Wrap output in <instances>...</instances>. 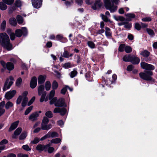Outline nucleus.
Masks as SVG:
<instances>
[{"label":"nucleus","mask_w":157,"mask_h":157,"mask_svg":"<svg viewBox=\"0 0 157 157\" xmlns=\"http://www.w3.org/2000/svg\"><path fill=\"white\" fill-rule=\"evenodd\" d=\"M72 56V54L70 55V56L69 55L68 52L67 51H64L63 52V56L64 57L68 58L69 56Z\"/></svg>","instance_id":"3c124183"},{"label":"nucleus","mask_w":157,"mask_h":157,"mask_svg":"<svg viewBox=\"0 0 157 157\" xmlns=\"http://www.w3.org/2000/svg\"><path fill=\"white\" fill-rule=\"evenodd\" d=\"M22 129L21 128H18L14 132V134L12 136V137L13 139H16L17 136L19 135L21 133Z\"/></svg>","instance_id":"6ab92c4d"},{"label":"nucleus","mask_w":157,"mask_h":157,"mask_svg":"<svg viewBox=\"0 0 157 157\" xmlns=\"http://www.w3.org/2000/svg\"><path fill=\"white\" fill-rule=\"evenodd\" d=\"M37 85V78L35 77H33L31 80L30 86L32 88H34Z\"/></svg>","instance_id":"dca6fc26"},{"label":"nucleus","mask_w":157,"mask_h":157,"mask_svg":"<svg viewBox=\"0 0 157 157\" xmlns=\"http://www.w3.org/2000/svg\"><path fill=\"white\" fill-rule=\"evenodd\" d=\"M101 17H102V19L105 21V22H107V21H109L110 22H111V21L108 20L107 17L104 15H103V14H101Z\"/></svg>","instance_id":"a18cd8bd"},{"label":"nucleus","mask_w":157,"mask_h":157,"mask_svg":"<svg viewBox=\"0 0 157 157\" xmlns=\"http://www.w3.org/2000/svg\"><path fill=\"white\" fill-rule=\"evenodd\" d=\"M86 2L88 4H92V8L94 10L99 9L102 5L101 0H86Z\"/></svg>","instance_id":"f03ea898"},{"label":"nucleus","mask_w":157,"mask_h":157,"mask_svg":"<svg viewBox=\"0 0 157 157\" xmlns=\"http://www.w3.org/2000/svg\"><path fill=\"white\" fill-rule=\"evenodd\" d=\"M133 68V66L132 65H130L128 66L127 70L128 71H131L132 70Z\"/></svg>","instance_id":"69168bd1"},{"label":"nucleus","mask_w":157,"mask_h":157,"mask_svg":"<svg viewBox=\"0 0 157 157\" xmlns=\"http://www.w3.org/2000/svg\"><path fill=\"white\" fill-rule=\"evenodd\" d=\"M147 31L148 33L151 35H153L154 34V32L151 29H147Z\"/></svg>","instance_id":"052dcab7"},{"label":"nucleus","mask_w":157,"mask_h":157,"mask_svg":"<svg viewBox=\"0 0 157 157\" xmlns=\"http://www.w3.org/2000/svg\"><path fill=\"white\" fill-rule=\"evenodd\" d=\"M140 65L141 67L144 69L152 70L155 69L154 67L152 65L145 62H141Z\"/></svg>","instance_id":"1a4fd4ad"},{"label":"nucleus","mask_w":157,"mask_h":157,"mask_svg":"<svg viewBox=\"0 0 157 157\" xmlns=\"http://www.w3.org/2000/svg\"><path fill=\"white\" fill-rule=\"evenodd\" d=\"M77 74V72L76 71H74L71 72L70 76L71 78H73L75 77Z\"/></svg>","instance_id":"09e8293b"},{"label":"nucleus","mask_w":157,"mask_h":157,"mask_svg":"<svg viewBox=\"0 0 157 157\" xmlns=\"http://www.w3.org/2000/svg\"><path fill=\"white\" fill-rule=\"evenodd\" d=\"M125 15L127 17L128 20L129 21H131L132 18H134L135 17V15L134 14L131 13L126 14Z\"/></svg>","instance_id":"a878e982"},{"label":"nucleus","mask_w":157,"mask_h":157,"mask_svg":"<svg viewBox=\"0 0 157 157\" xmlns=\"http://www.w3.org/2000/svg\"><path fill=\"white\" fill-rule=\"evenodd\" d=\"M11 30L10 29H9L7 30V32L8 34H10V39L12 40H13L15 37V34L14 33H10Z\"/></svg>","instance_id":"b1692460"},{"label":"nucleus","mask_w":157,"mask_h":157,"mask_svg":"<svg viewBox=\"0 0 157 157\" xmlns=\"http://www.w3.org/2000/svg\"><path fill=\"white\" fill-rule=\"evenodd\" d=\"M15 33L16 36L17 37L21 36L22 34V31L19 29L16 30L15 31Z\"/></svg>","instance_id":"bb28decb"},{"label":"nucleus","mask_w":157,"mask_h":157,"mask_svg":"<svg viewBox=\"0 0 157 157\" xmlns=\"http://www.w3.org/2000/svg\"><path fill=\"white\" fill-rule=\"evenodd\" d=\"M22 79L21 78H18L16 81V84L17 86H19L22 82Z\"/></svg>","instance_id":"6e6d98bb"},{"label":"nucleus","mask_w":157,"mask_h":157,"mask_svg":"<svg viewBox=\"0 0 157 157\" xmlns=\"http://www.w3.org/2000/svg\"><path fill=\"white\" fill-rule=\"evenodd\" d=\"M135 27L136 29L137 30H140L141 28V25H140L138 23H137L135 24Z\"/></svg>","instance_id":"13d9d810"},{"label":"nucleus","mask_w":157,"mask_h":157,"mask_svg":"<svg viewBox=\"0 0 157 157\" xmlns=\"http://www.w3.org/2000/svg\"><path fill=\"white\" fill-rule=\"evenodd\" d=\"M50 100V104L51 105L54 104L56 106L66 107V104L63 99H49Z\"/></svg>","instance_id":"20e7f679"},{"label":"nucleus","mask_w":157,"mask_h":157,"mask_svg":"<svg viewBox=\"0 0 157 157\" xmlns=\"http://www.w3.org/2000/svg\"><path fill=\"white\" fill-rule=\"evenodd\" d=\"M67 110L65 108H56L54 110L55 113H59L61 115H64L66 113Z\"/></svg>","instance_id":"f8f14e48"},{"label":"nucleus","mask_w":157,"mask_h":157,"mask_svg":"<svg viewBox=\"0 0 157 157\" xmlns=\"http://www.w3.org/2000/svg\"><path fill=\"white\" fill-rule=\"evenodd\" d=\"M142 20L144 21H151V18L150 17H147L142 19Z\"/></svg>","instance_id":"680f3d73"},{"label":"nucleus","mask_w":157,"mask_h":157,"mask_svg":"<svg viewBox=\"0 0 157 157\" xmlns=\"http://www.w3.org/2000/svg\"><path fill=\"white\" fill-rule=\"evenodd\" d=\"M14 81L13 78L11 76H10L9 78H7L3 88V90L5 91L8 89H9L13 83Z\"/></svg>","instance_id":"0eeeda50"},{"label":"nucleus","mask_w":157,"mask_h":157,"mask_svg":"<svg viewBox=\"0 0 157 157\" xmlns=\"http://www.w3.org/2000/svg\"><path fill=\"white\" fill-rule=\"evenodd\" d=\"M39 141V139L37 137H36L34 139L33 141H31V143L35 144L38 143Z\"/></svg>","instance_id":"de8ad7c7"},{"label":"nucleus","mask_w":157,"mask_h":157,"mask_svg":"<svg viewBox=\"0 0 157 157\" xmlns=\"http://www.w3.org/2000/svg\"><path fill=\"white\" fill-rule=\"evenodd\" d=\"M57 124L59 125L60 126H62L64 124V123L62 121L59 120L58 121Z\"/></svg>","instance_id":"774afa93"},{"label":"nucleus","mask_w":157,"mask_h":157,"mask_svg":"<svg viewBox=\"0 0 157 157\" xmlns=\"http://www.w3.org/2000/svg\"><path fill=\"white\" fill-rule=\"evenodd\" d=\"M21 31H22V33H23V34H27V29L26 27H22V28Z\"/></svg>","instance_id":"e2e57ef3"},{"label":"nucleus","mask_w":157,"mask_h":157,"mask_svg":"<svg viewBox=\"0 0 157 157\" xmlns=\"http://www.w3.org/2000/svg\"><path fill=\"white\" fill-rule=\"evenodd\" d=\"M14 0H3V1L8 5H10L13 3Z\"/></svg>","instance_id":"58836bf2"},{"label":"nucleus","mask_w":157,"mask_h":157,"mask_svg":"<svg viewBox=\"0 0 157 157\" xmlns=\"http://www.w3.org/2000/svg\"><path fill=\"white\" fill-rule=\"evenodd\" d=\"M125 45L124 44H121L120 45L119 48V50L120 52L124 51V49H125Z\"/></svg>","instance_id":"49530a36"},{"label":"nucleus","mask_w":157,"mask_h":157,"mask_svg":"<svg viewBox=\"0 0 157 157\" xmlns=\"http://www.w3.org/2000/svg\"><path fill=\"white\" fill-rule=\"evenodd\" d=\"M7 8L6 5L2 2H0V9L2 10H5Z\"/></svg>","instance_id":"473e14b6"},{"label":"nucleus","mask_w":157,"mask_h":157,"mask_svg":"<svg viewBox=\"0 0 157 157\" xmlns=\"http://www.w3.org/2000/svg\"><path fill=\"white\" fill-rule=\"evenodd\" d=\"M8 142V141L6 139L2 140L0 142V145H2L3 144H6Z\"/></svg>","instance_id":"338daca9"},{"label":"nucleus","mask_w":157,"mask_h":157,"mask_svg":"<svg viewBox=\"0 0 157 157\" xmlns=\"http://www.w3.org/2000/svg\"><path fill=\"white\" fill-rule=\"evenodd\" d=\"M16 93L15 90H10L7 92L5 95L6 98H11L14 97Z\"/></svg>","instance_id":"2eb2a0df"},{"label":"nucleus","mask_w":157,"mask_h":157,"mask_svg":"<svg viewBox=\"0 0 157 157\" xmlns=\"http://www.w3.org/2000/svg\"><path fill=\"white\" fill-rule=\"evenodd\" d=\"M150 53L147 51L144 50L141 53V55H143L144 56L147 57H148Z\"/></svg>","instance_id":"ea45409f"},{"label":"nucleus","mask_w":157,"mask_h":157,"mask_svg":"<svg viewBox=\"0 0 157 157\" xmlns=\"http://www.w3.org/2000/svg\"><path fill=\"white\" fill-rule=\"evenodd\" d=\"M6 21H3L1 24V28L2 29H4L6 27Z\"/></svg>","instance_id":"bf43d9fd"},{"label":"nucleus","mask_w":157,"mask_h":157,"mask_svg":"<svg viewBox=\"0 0 157 157\" xmlns=\"http://www.w3.org/2000/svg\"><path fill=\"white\" fill-rule=\"evenodd\" d=\"M46 77V75H40L38 78V81L39 84L43 83L45 80Z\"/></svg>","instance_id":"a211bd4d"},{"label":"nucleus","mask_w":157,"mask_h":157,"mask_svg":"<svg viewBox=\"0 0 157 157\" xmlns=\"http://www.w3.org/2000/svg\"><path fill=\"white\" fill-rule=\"evenodd\" d=\"M131 26L132 25L130 23H125L124 27L125 28L129 29L131 28Z\"/></svg>","instance_id":"864d4df0"},{"label":"nucleus","mask_w":157,"mask_h":157,"mask_svg":"<svg viewBox=\"0 0 157 157\" xmlns=\"http://www.w3.org/2000/svg\"><path fill=\"white\" fill-rule=\"evenodd\" d=\"M123 60L125 62H131L134 64H137L140 62V59L137 57L130 55L125 56L123 58Z\"/></svg>","instance_id":"7ed1b4c3"},{"label":"nucleus","mask_w":157,"mask_h":157,"mask_svg":"<svg viewBox=\"0 0 157 157\" xmlns=\"http://www.w3.org/2000/svg\"><path fill=\"white\" fill-rule=\"evenodd\" d=\"M44 90V86L43 85H41L38 88V94L39 95H41V98H44L46 94V92Z\"/></svg>","instance_id":"9d476101"},{"label":"nucleus","mask_w":157,"mask_h":157,"mask_svg":"<svg viewBox=\"0 0 157 157\" xmlns=\"http://www.w3.org/2000/svg\"><path fill=\"white\" fill-rule=\"evenodd\" d=\"M58 83L55 81H54L52 85V87L53 90H54L55 89H56L58 87Z\"/></svg>","instance_id":"37998d69"},{"label":"nucleus","mask_w":157,"mask_h":157,"mask_svg":"<svg viewBox=\"0 0 157 157\" xmlns=\"http://www.w3.org/2000/svg\"><path fill=\"white\" fill-rule=\"evenodd\" d=\"M19 123V121H17L12 123L9 128V131H10L14 130L17 126Z\"/></svg>","instance_id":"412c9836"},{"label":"nucleus","mask_w":157,"mask_h":157,"mask_svg":"<svg viewBox=\"0 0 157 157\" xmlns=\"http://www.w3.org/2000/svg\"><path fill=\"white\" fill-rule=\"evenodd\" d=\"M48 136L49 138L50 137L53 138L58 136V134L55 132H49L48 133Z\"/></svg>","instance_id":"cd10ccee"},{"label":"nucleus","mask_w":157,"mask_h":157,"mask_svg":"<svg viewBox=\"0 0 157 157\" xmlns=\"http://www.w3.org/2000/svg\"><path fill=\"white\" fill-rule=\"evenodd\" d=\"M27 102V99H23L21 103L22 106L23 107H25L26 105Z\"/></svg>","instance_id":"603ef678"},{"label":"nucleus","mask_w":157,"mask_h":157,"mask_svg":"<svg viewBox=\"0 0 157 157\" xmlns=\"http://www.w3.org/2000/svg\"><path fill=\"white\" fill-rule=\"evenodd\" d=\"M88 46L91 48H95V46L94 44L92 41H89L87 42Z\"/></svg>","instance_id":"f704fd0d"},{"label":"nucleus","mask_w":157,"mask_h":157,"mask_svg":"<svg viewBox=\"0 0 157 157\" xmlns=\"http://www.w3.org/2000/svg\"><path fill=\"white\" fill-rule=\"evenodd\" d=\"M45 87L46 90H49L51 87V84L49 81H47L46 82L45 84Z\"/></svg>","instance_id":"c85d7f7f"},{"label":"nucleus","mask_w":157,"mask_h":157,"mask_svg":"<svg viewBox=\"0 0 157 157\" xmlns=\"http://www.w3.org/2000/svg\"><path fill=\"white\" fill-rule=\"evenodd\" d=\"M0 36L2 39V46L8 50L12 49V46L10 43V40L7 35L5 33H1Z\"/></svg>","instance_id":"f257e3e1"},{"label":"nucleus","mask_w":157,"mask_h":157,"mask_svg":"<svg viewBox=\"0 0 157 157\" xmlns=\"http://www.w3.org/2000/svg\"><path fill=\"white\" fill-rule=\"evenodd\" d=\"M5 104V102L4 101H2L0 103V117L5 112V110L3 109Z\"/></svg>","instance_id":"aec40b11"},{"label":"nucleus","mask_w":157,"mask_h":157,"mask_svg":"<svg viewBox=\"0 0 157 157\" xmlns=\"http://www.w3.org/2000/svg\"><path fill=\"white\" fill-rule=\"evenodd\" d=\"M48 122V118L45 117H44L42 123L41 124V128L42 129L48 130L52 128V125L51 124H49L47 125Z\"/></svg>","instance_id":"423d86ee"},{"label":"nucleus","mask_w":157,"mask_h":157,"mask_svg":"<svg viewBox=\"0 0 157 157\" xmlns=\"http://www.w3.org/2000/svg\"><path fill=\"white\" fill-rule=\"evenodd\" d=\"M63 67L65 69H68L72 67V66L70 63H67L63 64Z\"/></svg>","instance_id":"c9c22d12"},{"label":"nucleus","mask_w":157,"mask_h":157,"mask_svg":"<svg viewBox=\"0 0 157 157\" xmlns=\"http://www.w3.org/2000/svg\"><path fill=\"white\" fill-rule=\"evenodd\" d=\"M51 144H48L45 146L42 145L41 144L38 145L36 147V149L40 151L44 150L46 151L47 150V148Z\"/></svg>","instance_id":"4468645a"},{"label":"nucleus","mask_w":157,"mask_h":157,"mask_svg":"<svg viewBox=\"0 0 157 157\" xmlns=\"http://www.w3.org/2000/svg\"><path fill=\"white\" fill-rule=\"evenodd\" d=\"M22 147L23 149L27 151H30L31 150V148L28 145H24Z\"/></svg>","instance_id":"79ce46f5"},{"label":"nucleus","mask_w":157,"mask_h":157,"mask_svg":"<svg viewBox=\"0 0 157 157\" xmlns=\"http://www.w3.org/2000/svg\"><path fill=\"white\" fill-rule=\"evenodd\" d=\"M10 24L12 26H16L17 24V22L16 19L14 18H11L9 20Z\"/></svg>","instance_id":"4be33fe9"},{"label":"nucleus","mask_w":157,"mask_h":157,"mask_svg":"<svg viewBox=\"0 0 157 157\" xmlns=\"http://www.w3.org/2000/svg\"><path fill=\"white\" fill-rule=\"evenodd\" d=\"M17 20L19 24H21L23 23V19L22 17L20 15H17L16 17Z\"/></svg>","instance_id":"5701e85b"},{"label":"nucleus","mask_w":157,"mask_h":157,"mask_svg":"<svg viewBox=\"0 0 157 157\" xmlns=\"http://www.w3.org/2000/svg\"><path fill=\"white\" fill-rule=\"evenodd\" d=\"M104 2L105 8L111 13H113L117 10V6L111 3V0H104Z\"/></svg>","instance_id":"39448f33"},{"label":"nucleus","mask_w":157,"mask_h":157,"mask_svg":"<svg viewBox=\"0 0 157 157\" xmlns=\"http://www.w3.org/2000/svg\"><path fill=\"white\" fill-rule=\"evenodd\" d=\"M147 74H146L143 72L140 73L139 74L140 77L145 80H150L151 79V78L150 76L152 75V72L151 71H147L146 72Z\"/></svg>","instance_id":"6e6552de"},{"label":"nucleus","mask_w":157,"mask_h":157,"mask_svg":"<svg viewBox=\"0 0 157 157\" xmlns=\"http://www.w3.org/2000/svg\"><path fill=\"white\" fill-rule=\"evenodd\" d=\"M67 87H66V86L63 88L61 90V94H64L66 91L67 89Z\"/></svg>","instance_id":"0e129e2a"},{"label":"nucleus","mask_w":157,"mask_h":157,"mask_svg":"<svg viewBox=\"0 0 157 157\" xmlns=\"http://www.w3.org/2000/svg\"><path fill=\"white\" fill-rule=\"evenodd\" d=\"M13 106V104L11 102L9 101L7 102L5 108L6 109H8Z\"/></svg>","instance_id":"4c0bfd02"},{"label":"nucleus","mask_w":157,"mask_h":157,"mask_svg":"<svg viewBox=\"0 0 157 157\" xmlns=\"http://www.w3.org/2000/svg\"><path fill=\"white\" fill-rule=\"evenodd\" d=\"M33 106H31L29 107L26 110V111L25 113V115H28L32 111V110L33 109Z\"/></svg>","instance_id":"a19ab883"},{"label":"nucleus","mask_w":157,"mask_h":157,"mask_svg":"<svg viewBox=\"0 0 157 157\" xmlns=\"http://www.w3.org/2000/svg\"><path fill=\"white\" fill-rule=\"evenodd\" d=\"M1 63L4 68H6L8 70H12L14 68L13 64L11 63L8 62L6 64L4 62L2 61L1 62Z\"/></svg>","instance_id":"9b49d317"},{"label":"nucleus","mask_w":157,"mask_h":157,"mask_svg":"<svg viewBox=\"0 0 157 157\" xmlns=\"http://www.w3.org/2000/svg\"><path fill=\"white\" fill-rule=\"evenodd\" d=\"M27 135V133L26 132H23L19 136V139L20 140L24 139L26 138Z\"/></svg>","instance_id":"2f4dec72"},{"label":"nucleus","mask_w":157,"mask_h":157,"mask_svg":"<svg viewBox=\"0 0 157 157\" xmlns=\"http://www.w3.org/2000/svg\"><path fill=\"white\" fill-rule=\"evenodd\" d=\"M114 18L117 21H123L124 20V18L121 16H117L115 15L113 16Z\"/></svg>","instance_id":"393cba45"},{"label":"nucleus","mask_w":157,"mask_h":157,"mask_svg":"<svg viewBox=\"0 0 157 157\" xmlns=\"http://www.w3.org/2000/svg\"><path fill=\"white\" fill-rule=\"evenodd\" d=\"M38 116L39 114L37 113H34L30 115L29 119L32 121H34L37 120Z\"/></svg>","instance_id":"f3484780"},{"label":"nucleus","mask_w":157,"mask_h":157,"mask_svg":"<svg viewBox=\"0 0 157 157\" xmlns=\"http://www.w3.org/2000/svg\"><path fill=\"white\" fill-rule=\"evenodd\" d=\"M46 116L49 118H51L52 117V112L50 111L47 112L45 113Z\"/></svg>","instance_id":"c03bdc74"},{"label":"nucleus","mask_w":157,"mask_h":157,"mask_svg":"<svg viewBox=\"0 0 157 157\" xmlns=\"http://www.w3.org/2000/svg\"><path fill=\"white\" fill-rule=\"evenodd\" d=\"M33 5L36 8H39L42 4V0H32Z\"/></svg>","instance_id":"ddd939ff"},{"label":"nucleus","mask_w":157,"mask_h":157,"mask_svg":"<svg viewBox=\"0 0 157 157\" xmlns=\"http://www.w3.org/2000/svg\"><path fill=\"white\" fill-rule=\"evenodd\" d=\"M50 145L48 147L47 150L49 153H52L54 151V148L52 147H50Z\"/></svg>","instance_id":"8fccbe9b"},{"label":"nucleus","mask_w":157,"mask_h":157,"mask_svg":"<svg viewBox=\"0 0 157 157\" xmlns=\"http://www.w3.org/2000/svg\"><path fill=\"white\" fill-rule=\"evenodd\" d=\"M125 51L127 53H129L131 52L132 51V49L131 47L129 46H125Z\"/></svg>","instance_id":"e433bc0d"},{"label":"nucleus","mask_w":157,"mask_h":157,"mask_svg":"<svg viewBox=\"0 0 157 157\" xmlns=\"http://www.w3.org/2000/svg\"><path fill=\"white\" fill-rule=\"evenodd\" d=\"M61 141V140L59 138H57L55 139H53L51 140V143L54 144H58Z\"/></svg>","instance_id":"72a5a7b5"},{"label":"nucleus","mask_w":157,"mask_h":157,"mask_svg":"<svg viewBox=\"0 0 157 157\" xmlns=\"http://www.w3.org/2000/svg\"><path fill=\"white\" fill-rule=\"evenodd\" d=\"M105 35L106 36L108 37H110L111 36V33L110 32V29L109 28H105Z\"/></svg>","instance_id":"7c9ffc66"},{"label":"nucleus","mask_w":157,"mask_h":157,"mask_svg":"<svg viewBox=\"0 0 157 157\" xmlns=\"http://www.w3.org/2000/svg\"><path fill=\"white\" fill-rule=\"evenodd\" d=\"M55 94V90H52L50 93L49 94V97L50 98H53L54 95Z\"/></svg>","instance_id":"4d7b16f0"},{"label":"nucleus","mask_w":157,"mask_h":157,"mask_svg":"<svg viewBox=\"0 0 157 157\" xmlns=\"http://www.w3.org/2000/svg\"><path fill=\"white\" fill-rule=\"evenodd\" d=\"M28 94V92L27 91H24L19 96V98H26L27 97Z\"/></svg>","instance_id":"c756f323"},{"label":"nucleus","mask_w":157,"mask_h":157,"mask_svg":"<svg viewBox=\"0 0 157 157\" xmlns=\"http://www.w3.org/2000/svg\"><path fill=\"white\" fill-rule=\"evenodd\" d=\"M21 2L20 1L17 0L16 1L15 5L17 6L20 7L21 6Z\"/></svg>","instance_id":"5fc2aeb1"}]
</instances>
